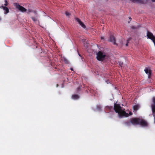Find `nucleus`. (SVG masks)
Here are the masks:
<instances>
[{
    "instance_id": "nucleus-6",
    "label": "nucleus",
    "mask_w": 155,
    "mask_h": 155,
    "mask_svg": "<svg viewBox=\"0 0 155 155\" xmlns=\"http://www.w3.org/2000/svg\"><path fill=\"white\" fill-rule=\"evenodd\" d=\"M147 36L148 38L150 39L152 41L155 39V37L153 36V34L148 31H147Z\"/></svg>"
},
{
    "instance_id": "nucleus-13",
    "label": "nucleus",
    "mask_w": 155,
    "mask_h": 155,
    "mask_svg": "<svg viewBox=\"0 0 155 155\" xmlns=\"http://www.w3.org/2000/svg\"><path fill=\"white\" fill-rule=\"evenodd\" d=\"M72 98L73 99L76 100L79 98V97L78 95L74 94L72 96Z\"/></svg>"
},
{
    "instance_id": "nucleus-15",
    "label": "nucleus",
    "mask_w": 155,
    "mask_h": 155,
    "mask_svg": "<svg viewBox=\"0 0 155 155\" xmlns=\"http://www.w3.org/2000/svg\"><path fill=\"white\" fill-rule=\"evenodd\" d=\"M139 108V106L138 105H135L133 107L134 110H138Z\"/></svg>"
},
{
    "instance_id": "nucleus-29",
    "label": "nucleus",
    "mask_w": 155,
    "mask_h": 155,
    "mask_svg": "<svg viewBox=\"0 0 155 155\" xmlns=\"http://www.w3.org/2000/svg\"><path fill=\"white\" fill-rule=\"evenodd\" d=\"M86 47H88V45L87 44L86 45Z\"/></svg>"
},
{
    "instance_id": "nucleus-16",
    "label": "nucleus",
    "mask_w": 155,
    "mask_h": 155,
    "mask_svg": "<svg viewBox=\"0 0 155 155\" xmlns=\"http://www.w3.org/2000/svg\"><path fill=\"white\" fill-rule=\"evenodd\" d=\"M102 107L101 105H97V110L100 111L101 110Z\"/></svg>"
},
{
    "instance_id": "nucleus-22",
    "label": "nucleus",
    "mask_w": 155,
    "mask_h": 155,
    "mask_svg": "<svg viewBox=\"0 0 155 155\" xmlns=\"http://www.w3.org/2000/svg\"><path fill=\"white\" fill-rule=\"evenodd\" d=\"M129 40H127V43L126 44V46H127L128 45V43H129Z\"/></svg>"
},
{
    "instance_id": "nucleus-30",
    "label": "nucleus",
    "mask_w": 155,
    "mask_h": 155,
    "mask_svg": "<svg viewBox=\"0 0 155 155\" xmlns=\"http://www.w3.org/2000/svg\"><path fill=\"white\" fill-rule=\"evenodd\" d=\"M29 12H31V11H29Z\"/></svg>"
},
{
    "instance_id": "nucleus-14",
    "label": "nucleus",
    "mask_w": 155,
    "mask_h": 155,
    "mask_svg": "<svg viewBox=\"0 0 155 155\" xmlns=\"http://www.w3.org/2000/svg\"><path fill=\"white\" fill-rule=\"evenodd\" d=\"M2 7L3 9L6 11L5 12V14H7L9 12V9L6 6H2Z\"/></svg>"
},
{
    "instance_id": "nucleus-3",
    "label": "nucleus",
    "mask_w": 155,
    "mask_h": 155,
    "mask_svg": "<svg viewBox=\"0 0 155 155\" xmlns=\"http://www.w3.org/2000/svg\"><path fill=\"white\" fill-rule=\"evenodd\" d=\"M14 5L17 9L22 12H26L27 11L26 8L21 6L18 3H14Z\"/></svg>"
},
{
    "instance_id": "nucleus-4",
    "label": "nucleus",
    "mask_w": 155,
    "mask_h": 155,
    "mask_svg": "<svg viewBox=\"0 0 155 155\" xmlns=\"http://www.w3.org/2000/svg\"><path fill=\"white\" fill-rule=\"evenodd\" d=\"M140 118H133L131 119L132 124L133 125L139 124V120Z\"/></svg>"
},
{
    "instance_id": "nucleus-26",
    "label": "nucleus",
    "mask_w": 155,
    "mask_h": 155,
    "mask_svg": "<svg viewBox=\"0 0 155 155\" xmlns=\"http://www.w3.org/2000/svg\"><path fill=\"white\" fill-rule=\"evenodd\" d=\"M71 70L72 71H73V69L72 68H71Z\"/></svg>"
},
{
    "instance_id": "nucleus-32",
    "label": "nucleus",
    "mask_w": 155,
    "mask_h": 155,
    "mask_svg": "<svg viewBox=\"0 0 155 155\" xmlns=\"http://www.w3.org/2000/svg\"><path fill=\"white\" fill-rule=\"evenodd\" d=\"M58 86V84H57V87Z\"/></svg>"
},
{
    "instance_id": "nucleus-27",
    "label": "nucleus",
    "mask_w": 155,
    "mask_h": 155,
    "mask_svg": "<svg viewBox=\"0 0 155 155\" xmlns=\"http://www.w3.org/2000/svg\"><path fill=\"white\" fill-rule=\"evenodd\" d=\"M101 39H104V38L101 37Z\"/></svg>"
},
{
    "instance_id": "nucleus-31",
    "label": "nucleus",
    "mask_w": 155,
    "mask_h": 155,
    "mask_svg": "<svg viewBox=\"0 0 155 155\" xmlns=\"http://www.w3.org/2000/svg\"><path fill=\"white\" fill-rule=\"evenodd\" d=\"M79 55L80 56H81V55L80 54H79Z\"/></svg>"
},
{
    "instance_id": "nucleus-7",
    "label": "nucleus",
    "mask_w": 155,
    "mask_h": 155,
    "mask_svg": "<svg viewBox=\"0 0 155 155\" xmlns=\"http://www.w3.org/2000/svg\"><path fill=\"white\" fill-rule=\"evenodd\" d=\"M153 104L151 105V108L153 114V115H155V97H153Z\"/></svg>"
},
{
    "instance_id": "nucleus-11",
    "label": "nucleus",
    "mask_w": 155,
    "mask_h": 155,
    "mask_svg": "<svg viewBox=\"0 0 155 155\" xmlns=\"http://www.w3.org/2000/svg\"><path fill=\"white\" fill-rule=\"evenodd\" d=\"M61 60L64 61L66 64H68L69 62L68 59L64 57H61Z\"/></svg>"
},
{
    "instance_id": "nucleus-18",
    "label": "nucleus",
    "mask_w": 155,
    "mask_h": 155,
    "mask_svg": "<svg viewBox=\"0 0 155 155\" xmlns=\"http://www.w3.org/2000/svg\"><path fill=\"white\" fill-rule=\"evenodd\" d=\"M31 18L34 22L36 21L37 20L36 18L34 17H31Z\"/></svg>"
},
{
    "instance_id": "nucleus-9",
    "label": "nucleus",
    "mask_w": 155,
    "mask_h": 155,
    "mask_svg": "<svg viewBox=\"0 0 155 155\" xmlns=\"http://www.w3.org/2000/svg\"><path fill=\"white\" fill-rule=\"evenodd\" d=\"M144 71L146 73L148 74L149 78H150L151 75V71L150 70H149L147 68H146L144 69Z\"/></svg>"
},
{
    "instance_id": "nucleus-23",
    "label": "nucleus",
    "mask_w": 155,
    "mask_h": 155,
    "mask_svg": "<svg viewBox=\"0 0 155 155\" xmlns=\"http://www.w3.org/2000/svg\"><path fill=\"white\" fill-rule=\"evenodd\" d=\"M129 114V115H132V113L131 112H129V114Z\"/></svg>"
},
{
    "instance_id": "nucleus-28",
    "label": "nucleus",
    "mask_w": 155,
    "mask_h": 155,
    "mask_svg": "<svg viewBox=\"0 0 155 155\" xmlns=\"http://www.w3.org/2000/svg\"><path fill=\"white\" fill-rule=\"evenodd\" d=\"M1 18L0 17V21H1Z\"/></svg>"
},
{
    "instance_id": "nucleus-12",
    "label": "nucleus",
    "mask_w": 155,
    "mask_h": 155,
    "mask_svg": "<svg viewBox=\"0 0 155 155\" xmlns=\"http://www.w3.org/2000/svg\"><path fill=\"white\" fill-rule=\"evenodd\" d=\"M124 124L127 126H130L132 124L131 120L130 121H127L124 122Z\"/></svg>"
},
{
    "instance_id": "nucleus-8",
    "label": "nucleus",
    "mask_w": 155,
    "mask_h": 155,
    "mask_svg": "<svg viewBox=\"0 0 155 155\" xmlns=\"http://www.w3.org/2000/svg\"><path fill=\"white\" fill-rule=\"evenodd\" d=\"M75 20L79 23L80 25H81L82 27L85 28H86L85 26L84 23L82 22L81 20L79 18H75Z\"/></svg>"
},
{
    "instance_id": "nucleus-10",
    "label": "nucleus",
    "mask_w": 155,
    "mask_h": 155,
    "mask_svg": "<svg viewBox=\"0 0 155 155\" xmlns=\"http://www.w3.org/2000/svg\"><path fill=\"white\" fill-rule=\"evenodd\" d=\"M109 41L113 43L114 45H116L115 42V39L114 37L112 35L110 36Z\"/></svg>"
},
{
    "instance_id": "nucleus-1",
    "label": "nucleus",
    "mask_w": 155,
    "mask_h": 155,
    "mask_svg": "<svg viewBox=\"0 0 155 155\" xmlns=\"http://www.w3.org/2000/svg\"><path fill=\"white\" fill-rule=\"evenodd\" d=\"M114 110L116 113H118L119 117H127L129 115L128 113L125 111V109H122L119 104L117 103L114 104Z\"/></svg>"
},
{
    "instance_id": "nucleus-33",
    "label": "nucleus",
    "mask_w": 155,
    "mask_h": 155,
    "mask_svg": "<svg viewBox=\"0 0 155 155\" xmlns=\"http://www.w3.org/2000/svg\"><path fill=\"white\" fill-rule=\"evenodd\" d=\"M130 18V19H131V18Z\"/></svg>"
},
{
    "instance_id": "nucleus-21",
    "label": "nucleus",
    "mask_w": 155,
    "mask_h": 155,
    "mask_svg": "<svg viewBox=\"0 0 155 155\" xmlns=\"http://www.w3.org/2000/svg\"><path fill=\"white\" fill-rule=\"evenodd\" d=\"M132 28L133 29H136L137 28V27H136V26H132Z\"/></svg>"
},
{
    "instance_id": "nucleus-2",
    "label": "nucleus",
    "mask_w": 155,
    "mask_h": 155,
    "mask_svg": "<svg viewBox=\"0 0 155 155\" xmlns=\"http://www.w3.org/2000/svg\"><path fill=\"white\" fill-rule=\"evenodd\" d=\"M106 56L105 53L100 51L97 54L96 58L98 60L102 61L106 59Z\"/></svg>"
},
{
    "instance_id": "nucleus-19",
    "label": "nucleus",
    "mask_w": 155,
    "mask_h": 155,
    "mask_svg": "<svg viewBox=\"0 0 155 155\" xmlns=\"http://www.w3.org/2000/svg\"><path fill=\"white\" fill-rule=\"evenodd\" d=\"M65 14L67 16H69L70 15V14L68 12H66Z\"/></svg>"
},
{
    "instance_id": "nucleus-17",
    "label": "nucleus",
    "mask_w": 155,
    "mask_h": 155,
    "mask_svg": "<svg viewBox=\"0 0 155 155\" xmlns=\"http://www.w3.org/2000/svg\"><path fill=\"white\" fill-rule=\"evenodd\" d=\"M130 0L133 2H140L142 1V0Z\"/></svg>"
},
{
    "instance_id": "nucleus-5",
    "label": "nucleus",
    "mask_w": 155,
    "mask_h": 155,
    "mask_svg": "<svg viewBox=\"0 0 155 155\" xmlns=\"http://www.w3.org/2000/svg\"><path fill=\"white\" fill-rule=\"evenodd\" d=\"M139 124L143 127H147L148 125V124L147 122L142 118H140L139 120Z\"/></svg>"
},
{
    "instance_id": "nucleus-24",
    "label": "nucleus",
    "mask_w": 155,
    "mask_h": 155,
    "mask_svg": "<svg viewBox=\"0 0 155 155\" xmlns=\"http://www.w3.org/2000/svg\"><path fill=\"white\" fill-rule=\"evenodd\" d=\"M153 116L154 117V122H155V115H153Z\"/></svg>"
},
{
    "instance_id": "nucleus-20",
    "label": "nucleus",
    "mask_w": 155,
    "mask_h": 155,
    "mask_svg": "<svg viewBox=\"0 0 155 155\" xmlns=\"http://www.w3.org/2000/svg\"><path fill=\"white\" fill-rule=\"evenodd\" d=\"M5 3L4 4V5L5 6H7L8 5V2L6 0H5Z\"/></svg>"
},
{
    "instance_id": "nucleus-25",
    "label": "nucleus",
    "mask_w": 155,
    "mask_h": 155,
    "mask_svg": "<svg viewBox=\"0 0 155 155\" xmlns=\"http://www.w3.org/2000/svg\"><path fill=\"white\" fill-rule=\"evenodd\" d=\"M153 2H155V0H151Z\"/></svg>"
}]
</instances>
